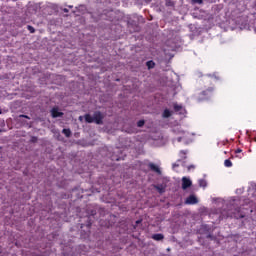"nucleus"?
<instances>
[{
  "instance_id": "11",
  "label": "nucleus",
  "mask_w": 256,
  "mask_h": 256,
  "mask_svg": "<svg viewBox=\"0 0 256 256\" xmlns=\"http://www.w3.org/2000/svg\"><path fill=\"white\" fill-rule=\"evenodd\" d=\"M162 117H163L164 119H169V117H171V111H170L169 109H165V110L163 111Z\"/></svg>"
},
{
  "instance_id": "16",
  "label": "nucleus",
  "mask_w": 256,
  "mask_h": 256,
  "mask_svg": "<svg viewBox=\"0 0 256 256\" xmlns=\"http://www.w3.org/2000/svg\"><path fill=\"white\" fill-rule=\"evenodd\" d=\"M199 185H200V187H207V181H205L204 179H200Z\"/></svg>"
},
{
  "instance_id": "32",
  "label": "nucleus",
  "mask_w": 256,
  "mask_h": 256,
  "mask_svg": "<svg viewBox=\"0 0 256 256\" xmlns=\"http://www.w3.org/2000/svg\"><path fill=\"white\" fill-rule=\"evenodd\" d=\"M1 113H3V111H2L1 108H0V115H1Z\"/></svg>"
},
{
  "instance_id": "15",
  "label": "nucleus",
  "mask_w": 256,
  "mask_h": 256,
  "mask_svg": "<svg viewBox=\"0 0 256 256\" xmlns=\"http://www.w3.org/2000/svg\"><path fill=\"white\" fill-rule=\"evenodd\" d=\"M224 165H225V167H233V162H231V160H229V159H226L224 161Z\"/></svg>"
},
{
  "instance_id": "23",
  "label": "nucleus",
  "mask_w": 256,
  "mask_h": 256,
  "mask_svg": "<svg viewBox=\"0 0 256 256\" xmlns=\"http://www.w3.org/2000/svg\"><path fill=\"white\" fill-rule=\"evenodd\" d=\"M20 117H22L23 119H31L29 116H27L25 114L20 115Z\"/></svg>"
},
{
  "instance_id": "14",
  "label": "nucleus",
  "mask_w": 256,
  "mask_h": 256,
  "mask_svg": "<svg viewBox=\"0 0 256 256\" xmlns=\"http://www.w3.org/2000/svg\"><path fill=\"white\" fill-rule=\"evenodd\" d=\"M180 157L181 159H187V150H181Z\"/></svg>"
},
{
  "instance_id": "27",
  "label": "nucleus",
  "mask_w": 256,
  "mask_h": 256,
  "mask_svg": "<svg viewBox=\"0 0 256 256\" xmlns=\"http://www.w3.org/2000/svg\"><path fill=\"white\" fill-rule=\"evenodd\" d=\"M63 12H64V13H69V9L64 8V9H63Z\"/></svg>"
},
{
  "instance_id": "1",
  "label": "nucleus",
  "mask_w": 256,
  "mask_h": 256,
  "mask_svg": "<svg viewBox=\"0 0 256 256\" xmlns=\"http://www.w3.org/2000/svg\"><path fill=\"white\" fill-rule=\"evenodd\" d=\"M213 91H215V88L213 87H209L206 90H203L198 94V101H205L206 99L213 97Z\"/></svg>"
},
{
  "instance_id": "24",
  "label": "nucleus",
  "mask_w": 256,
  "mask_h": 256,
  "mask_svg": "<svg viewBox=\"0 0 256 256\" xmlns=\"http://www.w3.org/2000/svg\"><path fill=\"white\" fill-rule=\"evenodd\" d=\"M236 157H237L238 159H243V153L236 154Z\"/></svg>"
},
{
  "instance_id": "10",
  "label": "nucleus",
  "mask_w": 256,
  "mask_h": 256,
  "mask_svg": "<svg viewBox=\"0 0 256 256\" xmlns=\"http://www.w3.org/2000/svg\"><path fill=\"white\" fill-rule=\"evenodd\" d=\"M84 119H85L86 123H94V118H93V116H91V114H86L84 116Z\"/></svg>"
},
{
  "instance_id": "19",
  "label": "nucleus",
  "mask_w": 256,
  "mask_h": 256,
  "mask_svg": "<svg viewBox=\"0 0 256 256\" xmlns=\"http://www.w3.org/2000/svg\"><path fill=\"white\" fill-rule=\"evenodd\" d=\"M143 125H145V120H139L137 122V127H143Z\"/></svg>"
},
{
  "instance_id": "26",
  "label": "nucleus",
  "mask_w": 256,
  "mask_h": 256,
  "mask_svg": "<svg viewBox=\"0 0 256 256\" xmlns=\"http://www.w3.org/2000/svg\"><path fill=\"white\" fill-rule=\"evenodd\" d=\"M191 169H195V166H188V171H191Z\"/></svg>"
},
{
  "instance_id": "33",
  "label": "nucleus",
  "mask_w": 256,
  "mask_h": 256,
  "mask_svg": "<svg viewBox=\"0 0 256 256\" xmlns=\"http://www.w3.org/2000/svg\"><path fill=\"white\" fill-rule=\"evenodd\" d=\"M254 141H256V138H254Z\"/></svg>"
},
{
  "instance_id": "31",
  "label": "nucleus",
  "mask_w": 256,
  "mask_h": 256,
  "mask_svg": "<svg viewBox=\"0 0 256 256\" xmlns=\"http://www.w3.org/2000/svg\"><path fill=\"white\" fill-rule=\"evenodd\" d=\"M69 7V9H73V6H68Z\"/></svg>"
},
{
  "instance_id": "5",
  "label": "nucleus",
  "mask_w": 256,
  "mask_h": 256,
  "mask_svg": "<svg viewBox=\"0 0 256 256\" xmlns=\"http://www.w3.org/2000/svg\"><path fill=\"white\" fill-rule=\"evenodd\" d=\"M51 115L53 119H57V117H63V112H59V108H52Z\"/></svg>"
},
{
  "instance_id": "2",
  "label": "nucleus",
  "mask_w": 256,
  "mask_h": 256,
  "mask_svg": "<svg viewBox=\"0 0 256 256\" xmlns=\"http://www.w3.org/2000/svg\"><path fill=\"white\" fill-rule=\"evenodd\" d=\"M93 119L96 125H103V119H105V116L103 115V113H101V111H96L93 114Z\"/></svg>"
},
{
  "instance_id": "28",
  "label": "nucleus",
  "mask_w": 256,
  "mask_h": 256,
  "mask_svg": "<svg viewBox=\"0 0 256 256\" xmlns=\"http://www.w3.org/2000/svg\"><path fill=\"white\" fill-rule=\"evenodd\" d=\"M175 167H179V164H173L174 169H175Z\"/></svg>"
},
{
  "instance_id": "30",
  "label": "nucleus",
  "mask_w": 256,
  "mask_h": 256,
  "mask_svg": "<svg viewBox=\"0 0 256 256\" xmlns=\"http://www.w3.org/2000/svg\"><path fill=\"white\" fill-rule=\"evenodd\" d=\"M207 238H208V239H211V234H209V235L207 236Z\"/></svg>"
},
{
  "instance_id": "22",
  "label": "nucleus",
  "mask_w": 256,
  "mask_h": 256,
  "mask_svg": "<svg viewBox=\"0 0 256 256\" xmlns=\"http://www.w3.org/2000/svg\"><path fill=\"white\" fill-rule=\"evenodd\" d=\"M192 3H198V5H202L203 0H192Z\"/></svg>"
},
{
  "instance_id": "6",
  "label": "nucleus",
  "mask_w": 256,
  "mask_h": 256,
  "mask_svg": "<svg viewBox=\"0 0 256 256\" xmlns=\"http://www.w3.org/2000/svg\"><path fill=\"white\" fill-rule=\"evenodd\" d=\"M148 167H149L150 171H154V173L161 175V169L159 168V166L155 165L154 163H149Z\"/></svg>"
},
{
  "instance_id": "25",
  "label": "nucleus",
  "mask_w": 256,
  "mask_h": 256,
  "mask_svg": "<svg viewBox=\"0 0 256 256\" xmlns=\"http://www.w3.org/2000/svg\"><path fill=\"white\" fill-rule=\"evenodd\" d=\"M31 141L32 143H37V137H32Z\"/></svg>"
},
{
  "instance_id": "3",
  "label": "nucleus",
  "mask_w": 256,
  "mask_h": 256,
  "mask_svg": "<svg viewBox=\"0 0 256 256\" xmlns=\"http://www.w3.org/2000/svg\"><path fill=\"white\" fill-rule=\"evenodd\" d=\"M186 205H197V203H199V200H197V197H195V195H190L186 201H185Z\"/></svg>"
},
{
  "instance_id": "18",
  "label": "nucleus",
  "mask_w": 256,
  "mask_h": 256,
  "mask_svg": "<svg viewBox=\"0 0 256 256\" xmlns=\"http://www.w3.org/2000/svg\"><path fill=\"white\" fill-rule=\"evenodd\" d=\"M27 29H28V31H29L30 33H35V28H34L33 26L28 25V26H27Z\"/></svg>"
},
{
  "instance_id": "12",
  "label": "nucleus",
  "mask_w": 256,
  "mask_h": 256,
  "mask_svg": "<svg viewBox=\"0 0 256 256\" xmlns=\"http://www.w3.org/2000/svg\"><path fill=\"white\" fill-rule=\"evenodd\" d=\"M146 67H148V69H154L155 68V62H153V60H150V61L146 62Z\"/></svg>"
},
{
  "instance_id": "29",
  "label": "nucleus",
  "mask_w": 256,
  "mask_h": 256,
  "mask_svg": "<svg viewBox=\"0 0 256 256\" xmlns=\"http://www.w3.org/2000/svg\"><path fill=\"white\" fill-rule=\"evenodd\" d=\"M139 223H141V220H137L136 221V224L139 225Z\"/></svg>"
},
{
  "instance_id": "13",
  "label": "nucleus",
  "mask_w": 256,
  "mask_h": 256,
  "mask_svg": "<svg viewBox=\"0 0 256 256\" xmlns=\"http://www.w3.org/2000/svg\"><path fill=\"white\" fill-rule=\"evenodd\" d=\"M62 133L65 135V137H71V129L64 128Z\"/></svg>"
},
{
  "instance_id": "7",
  "label": "nucleus",
  "mask_w": 256,
  "mask_h": 256,
  "mask_svg": "<svg viewBox=\"0 0 256 256\" xmlns=\"http://www.w3.org/2000/svg\"><path fill=\"white\" fill-rule=\"evenodd\" d=\"M154 187L158 191V193H160V194L165 193V185L158 184V185H155Z\"/></svg>"
},
{
  "instance_id": "4",
  "label": "nucleus",
  "mask_w": 256,
  "mask_h": 256,
  "mask_svg": "<svg viewBox=\"0 0 256 256\" xmlns=\"http://www.w3.org/2000/svg\"><path fill=\"white\" fill-rule=\"evenodd\" d=\"M191 185H193V183L191 182V180L187 177H183L182 178V189H189V187H191Z\"/></svg>"
},
{
  "instance_id": "9",
  "label": "nucleus",
  "mask_w": 256,
  "mask_h": 256,
  "mask_svg": "<svg viewBox=\"0 0 256 256\" xmlns=\"http://www.w3.org/2000/svg\"><path fill=\"white\" fill-rule=\"evenodd\" d=\"M188 135H189L188 132H183V135L180 136V137H178V138L176 139V141H177L178 143H181V141H187V136H188Z\"/></svg>"
},
{
  "instance_id": "21",
  "label": "nucleus",
  "mask_w": 256,
  "mask_h": 256,
  "mask_svg": "<svg viewBox=\"0 0 256 256\" xmlns=\"http://www.w3.org/2000/svg\"><path fill=\"white\" fill-rule=\"evenodd\" d=\"M167 7H173V2L171 0L166 1Z\"/></svg>"
},
{
  "instance_id": "8",
  "label": "nucleus",
  "mask_w": 256,
  "mask_h": 256,
  "mask_svg": "<svg viewBox=\"0 0 256 256\" xmlns=\"http://www.w3.org/2000/svg\"><path fill=\"white\" fill-rule=\"evenodd\" d=\"M152 239H154V241H163L165 236L163 234H154L152 235Z\"/></svg>"
},
{
  "instance_id": "17",
  "label": "nucleus",
  "mask_w": 256,
  "mask_h": 256,
  "mask_svg": "<svg viewBox=\"0 0 256 256\" xmlns=\"http://www.w3.org/2000/svg\"><path fill=\"white\" fill-rule=\"evenodd\" d=\"M181 109H183V106L174 104V111L179 112Z\"/></svg>"
},
{
  "instance_id": "20",
  "label": "nucleus",
  "mask_w": 256,
  "mask_h": 256,
  "mask_svg": "<svg viewBox=\"0 0 256 256\" xmlns=\"http://www.w3.org/2000/svg\"><path fill=\"white\" fill-rule=\"evenodd\" d=\"M235 155H239L241 153H243V150L241 148H238L234 151Z\"/></svg>"
}]
</instances>
